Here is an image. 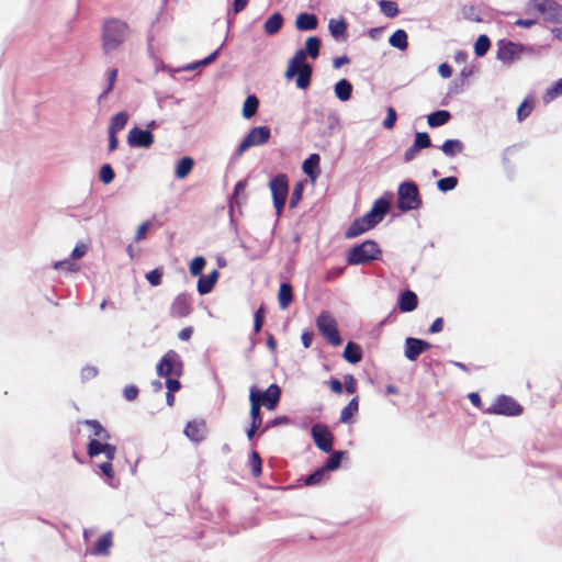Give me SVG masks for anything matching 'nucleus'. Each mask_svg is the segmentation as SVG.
Masks as SVG:
<instances>
[{
  "label": "nucleus",
  "instance_id": "obj_1",
  "mask_svg": "<svg viewBox=\"0 0 562 562\" xmlns=\"http://www.w3.org/2000/svg\"><path fill=\"white\" fill-rule=\"evenodd\" d=\"M321 41L316 36H311L305 42V49H299L289 60L285 70V78L293 79L296 76L297 88L305 90L311 83L312 66L306 63V56L316 58L319 54Z\"/></svg>",
  "mask_w": 562,
  "mask_h": 562
},
{
  "label": "nucleus",
  "instance_id": "obj_2",
  "mask_svg": "<svg viewBox=\"0 0 562 562\" xmlns=\"http://www.w3.org/2000/svg\"><path fill=\"white\" fill-rule=\"evenodd\" d=\"M130 36V26L120 19H108L102 25L101 47L104 54L117 49Z\"/></svg>",
  "mask_w": 562,
  "mask_h": 562
},
{
  "label": "nucleus",
  "instance_id": "obj_3",
  "mask_svg": "<svg viewBox=\"0 0 562 562\" xmlns=\"http://www.w3.org/2000/svg\"><path fill=\"white\" fill-rule=\"evenodd\" d=\"M381 256L382 250L378 243L368 239L350 248L347 252L346 261L350 266H362L379 260Z\"/></svg>",
  "mask_w": 562,
  "mask_h": 562
},
{
  "label": "nucleus",
  "instance_id": "obj_4",
  "mask_svg": "<svg viewBox=\"0 0 562 562\" xmlns=\"http://www.w3.org/2000/svg\"><path fill=\"white\" fill-rule=\"evenodd\" d=\"M420 205L422 198L417 184L413 181L401 183L397 189V207L402 212H408L419 209Z\"/></svg>",
  "mask_w": 562,
  "mask_h": 562
},
{
  "label": "nucleus",
  "instance_id": "obj_5",
  "mask_svg": "<svg viewBox=\"0 0 562 562\" xmlns=\"http://www.w3.org/2000/svg\"><path fill=\"white\" fill-rule=\"evenodd\" d=\"M316 326L322 336L331 346H340L342 339L339 335L337 322L328 311H322L316 319Z\"/></svg>",
  "mask_w": 562,
  "mask_h": 562
},
{
  "label": "nucleus",
  "instance_id": "obj_6",
  "mask_svg": "<svg viewBox=\"0 0 562 562\" xmlns=\"http://www.w3.org/2000/svg\"><path fill=\"white\" fill-rule=\"evenodd\" d=\"M269 188L271 190L276 213L277 215H281L289 193V180L286 175L279 173L273 177L270 180Z\"/></svg>",
  "mask_w": 562,
  "mask_h": 562
},
{
  "label": "nucleus",
  "instance_id": "obj_7",
  "mask_svg": "<svg viewBox=\"0 0 562 562\" xmlns=\"http://www.w3.org/2000/svg\"><path fill=\"white\" fill-rule=\"evenodd\" d=\"M183 371V363L180 356L175 350L167 351L157 364V374L159 376L179 378Z\"/></svg>",
  "mask_w": 562,
  "mask_h": 562
},
{
  "label": "nucleus",
  "instance_id": "obj_8",
  "mask_svg": "<svg viewBox=\"0 0 562 562\" xmlns=\"http://www.w3.org/2000/svg\"><path fill=\"white\" fill-rule=\"evenodd\" d=\"M271 136V131L268 126L252 127L245 136L237 148V156H241L248 148L266 144Z\"/></svg>",
  "mask_w": 562,
  "mask_h": 562
},
{
  "label": "nucleus",
  "instance_id": "obj_9",
  "mask_svg": "<svg viewBox=\"0 0 562 562\" xmlns=\"http://www.w3.org/2000/svg\"><path fill=\"white\" fill-rule=\"evenodd\" d=\"M267 409H274L281 398V387L278 384H271L269 387L261 392L256 386L250 387L249 396H252Z\"/></svg>",
  "mask_w": 562,
  "mask_h": 562
},
{
  "label": "nucleus",
  "instance_id": "obj_10",
  "mask_svg": "<svg viewBox=\"0 0 562 562\" xmlns=\"http://www.w3.org/2000/svg\"><path fill=\"white\" fill-rule=\"evenodd\" d=\"M485 413L506 416H519L522 413V406L513 397L501 395L495 403Z\"/></svg>",
  "mask_w": 562,
  "mask_h": 562
},
{
  "label": "nucleus",
  "instance_id": "obj_11",
  "mask_svg": "<svg viewBox=\"0 0 562 562\" xmlns=\"http://www.w3.org/2000/svg\"><path fill=\"white\" fill-rule=\"evenodd\" d=\"M533 8L543 15L544 21L562 23V5L554 0H532Z\"/></svg>",
  "mask_w": 562,
  "mask_h": 562
},
{
  "label": "nucleus",
  "instance_id": "obj_12",
  "mask_svg": "<svg viewBox=\"0 0 562 562\" xmlns=\"http://www.w3.org/2000/svg\"><path fill=\"white\" fill-rule=\"evenodd\" d=\"M527 49L528 48L522 44L502 40L497 43V58L505 64H512L516 59H519Z\"/></svg>",
  "mask_w": 562,
  "mask_h": 562
},
{
  "label": "nucleus",
  "instance_id": "obj_13",
  "mask_svg": "<svg viewBox=\"0 0 562 562\" xmlns=\"http://www.w3.org/2000/svg\"><path fill=\"white\" fill-rule=\"evenodd\" d=\"M312 437L316 447L324 451L330 452L333 449L334 436L328 427L324 424H316L312 427Z\"/></svg>",
  "mask_w": 562,
  "mask_h": 562
},
{
  "label": "nucleus",
  "instance_id": "obj_14",
  "mask_svg": "<svg viewBox=\"0 0 562 562\" xmlns=\"http://www.w3.org/2000/svg\"><path fill=\"white\" fill-rule=\"evenodd\" d=\"M155 142L150 131L133 127L127 135V143L131 147L148 148Z\"/></svg>",
  "mask_w": 562,
  "mask_h": 562
},
{
  "label": "nucleus",
  "instance_id": "obj_15",
  "mask_svg": "<svg viewBox=\"0 0 562 562\" xmlns=\"http://www.w3.org/2000/svg\"><path fill=\"white\" fill-rule=\"evenodd\" d=\"M192 313V303L187 294H179L170 305V316L173 318H183Z\"/></svg>",
  "mask_w": 562,
  "mask_h": 562
},
{
  "label": "nucleus",
  "instance_id": "obj_16",
  "mask_svg": "<svg viewBox=\"0 0 562 562\" xmlns=\"http://www.w3.org/2000/svg\"><path fill=\"white\" fill-rule=\"evenodd\" d=\"M103 440L99 439H91L87 447V452L89 457L93 458L101 453L105 456L108 460H113L116 454V448L113 445L108 443L106 441L102 442Z\"/></svg>",
  "mask_w": 562,
  "mask_h": 562
},
{
  "label": "nucleus",
  "instance_id": "obj_17",
  "mask_svg": "<svg viewBox=\"0 0 562 562\" xmlns=\"http://www.w3.org/2000/svg\"><path fill=\"white\" fill-rule=\"evenodd\" d=\"M390 210V202L383 198L378 199L372 209L363 215V217L369 221L370 226L373 228L376 224H379L384 215Z\"/></svg>",
  "mask_w": 562,
  "mask_h": 562
},
{
  "label": "nucleus",
  "instance_id": "obj_18",
  "mask_svg": "<svg viewBox=\"0 0 562 562\" xmlns=\"http://www.w3.org/2000/svg\"><path fill=\"white\" fill-rule=\"evenodd\" d=\"M430 348V344L426 340L408 337L405 340V357L414 361L418 356Z\"/></svg>",
  "mask_w": 562,
  "mask_h": 562
},
{
  "label": "nucleus",
  "instance_id": "obj_19",
  "mask_svg": "<svg viewBox=\"0 0 562 562\" xmlns=\"http://www.w3.org/2000/svg\"><path fill=\"white\" fill-rule=\"evenodd\" d=\"M206 425L204 420H191L186 425L184 435L194 442L204 440Z\"/></svg>",
  "mask_w": 562,
  "mask_h": 562
},
{
  "label": "nucleus",
  "instance_id": "obj_20",
  "mask_svg": "<svg viewBox=\"0 0 562 562\" xmlns=\"http://www.w3.org/2000/svg\"><path fill=\"white\" fill-rule=\"evenodd\" d=\"M220 277V272L214 269L206 276H200L196 284V290L201 295L210 293L215 286Z\"/></svg>",
  "mask_w": 562,
  "mask_h": 562
},
{
  "label": "nucleus",
  "instance_id": "obj_21",
  "mask_svg": "<svg viewBox=\"0 0 562 562\" xmlns=\"http://www.w3.org/2000/svg\"><path fill=\"white\" fill-rule=\"evenodd\" d=\"M418 305V297L415 292L406 290L398 300V308L401 312H413Z\"/></svg>",
  "mask_w": 562,
  "mask_h": 562
},
{
  "label": "nucleus",
  "instance_id": "obj_22",
  "mask_svg": "<svg viewBox=\"0 0 562 562\" xmlns=\"http://www.w3.org/2000/svg\"><path fill=\"white\" fill-rule=\"evenodd\" d=\"M372 227L369 224V221H367L363 216L356 218L351 225L346 231L345 235L347 238H353L357 237Z\"/></svg>",
  "mask_w": 562,
  "mask_h": 562
},
{
  "label": "nucleus",
  "instance_id": "obj_23",
  "mask_svg": "<svg viewBox=\"0 0 562 562\" xmlns=\"http://www.w3.org/2000/svg\"><path fill=\"white\" fill-rule=\"evenodd\" d=\"M112 538L113 535L111 531L102 535L92 548L91 553L93 555H108L113 543Z\"/></svg>",
  "mask_w": 562,
  "mask_h": 562
},
{
  "label": "nucleus",
  "instance_id": "obj_24",
  "mask_svg": "<svg viewBox=\"0 0 562 562\" xmlns=\"http://www.w3.org/2000/svg\"><path fill=\"white\" fill-rule=\"evenodd\" d=\"M293 301V289L289 282H283L280 284L278 292V302L279 306L282 310H285L290 306Z\"/></svg>",
  "mask_w": 562,
  "mask_h": 562
},
{
  "label": "nucleus",
  "instance_id": "obj_25",
  "mask_svg": "<svg viewBox=\"0 0 562 562\" xmlns=\"http://www.w3.org/2000/svg\"><path fill=\"white\" fill-rule=\"evenodd\" d=\"M317 18L312 13H300L296 16L295 25L301 31H312L317 27Z\"/></svg>",
  "mask_w": 562,
  "mask_h": 562
},
{
  "label": "nucleus",
  "instance_id": "obj_26",
  "mask_svg": "<svg viewBox=\"0 0 562 562\" xmlns=\"http://www.w3.org/2000/svg\"><path fill=\"white\" fill-rule=\"evenodd\" d=\"M344 358L350 363H358L362 359L361 347L356 342L349 341L345 347Z\"/></svg>",
  "mask_w": 562,
  "mask_h": 562
},
{
  "label": "nucleus",
  "instance_id": "obj_27",
  "mask_svg": "<svg viewBox=\"0 0 562 562\" xmlns=\"http://www.w3.org/2000/svg\"><path fill=\"white\" fill-rule=\"evenodd\" d=\"M283 25V16L281 13H273L263 24V30L267 34L273 35L278 33Z\"/></svg>",
  "mask_w": 562,
  "mask_h": 562
},
{
  "label": "nucleus",
  "instance_id": "obj_28",
  "mask_svg": "<svg viewBox=\"0 0 562 562\" xmlns=\"http://www.w3.org/2000/svg\"><path fill=\"white\" fill-rule=\"evenodd\" d=\"M451 119L450 112L446 110H438L427 116V123L430 127H438L448 123Z\"/></svg>",
  "mask_w": 562,
  "mask_h": 562
},
{
  "label": "nucleus",
  "instance_id": "obj_29",
  "mask_svg": "<svg viewBox=\"0 0 562 562\" xmlns=\"http://www.w3.org/2000/svg\"><path fill=\"white\" fill-rule=\"evenodd\" d=\"M193 166H194V160L191 157L181 158L176 166V170H175L176 178L184 179L186 177H188L189 173L191 172Z\"/></svg>",
  "mask_w": 562,
  "mask_h": 562
},
{
  "label": "nucleus",
  "instance_id": "obj_30",
  "mask_svg": "<svg viewBox=\"0 0 562 562\" xmlns=\"http://www.w3.org/2000/svg\"><path fill=\"white\" fill-rule=\"evenodd\" d=\"M464 149V145L459 139H447L442 146V153L448 157H454L458 154H461Z\"/></svg>",
  "mask_w": 562,
  "mask_h": 562
},
{
  "label": "nucleus",
  "instance_id": "obj_31",
  "mask_svg": "<svg viewBox=\"0 0 562 562\" xmlns=\"http://www.w3.org/2000/svg\"><path fill=\"white\" fill-rule=\"evenodd\" d=\"M352 93V85L347 79H341L335 85V94L340 101H348Z\"/></svg>",
  "mask_w": 562,
  "mask_h": 562
},
{
  "label": "nucleus",
  "instance_id": "obj_32",
  "mask_svg": "<svg viewBox=\"0 0 562 562\" xmlns=\"http://www.w3.org/2000/svg\"><path fill=\"white\" fill-rule=\"evenodd\" d=\"M358 409L359 402L358 397L356 396L341 409L339 420L345 424L350 423L355 414L358 413Z\"/></svg>",
  "mask_w": 562,
  "mask_h": 562
},
{
  "label": "nucleus",
  "instance_id": "obj_33",
  "mask_svg": "<svg viewBox=\"0 0 562 562\" xmlns=\"http://www.w3.org/2000/svg\"><path fill=\"white\" fill-rule=\"evenodd\" d=\"M391 46L396 47L401 50H405L408 47L407 33L404 30H396L389 38Z\"/></svg>",
  "mask_w": 562,
  "mask_h": 562
},
{
  "label": "nucleus",
  "instance_id": "obj_34",
  "mask_svg": "<svg viewBox=\"0 0 562 562\" xmlns=\"http://www.w3.org/2000/svg\"><path fill=\"white\" fill-rule=\"evenodd\" d=\"M128 121V114L124 111L116 113L109 125L108 132L119 133L122 131Z\"/></svg>",
  "mask_w": 562,
  "mask_h": 562
},
{
  "label": "nucleus",
  "instance_id": "obj_35",
  "mask_svg": "<svg viewBox=\"0 0 562 562\" xmlns=\"http://www.w3.org/2000/svg\"><path fill=\"white\" fill-rule=\"evenodd\" d=\"M259 108V100L256 95H248L243 105V116L245 119L252 117Z\"/></svg>",
  "mask_w": 562,
  "mask_h": 562
},
{
  "label": "nucleus",
  "instance_id": "obj_36",
  "mask_svg": "<svg viewBox=\"0 0 562 562\" xmlns=\"http://www.w3.org/2000/svg\"><path fill=\"white\" fill-rule=\"evenodd\" d=\"M319 161H321L319 155L318 154H312L307 159L304 160L303 167H302L303 171L308 177L314 179L316 177L315 170L318 168Z\"/></svg>",
  "mask_w": 562,
  "mask_h": 562
},
{
  "label": "nucleus",
  "instance_id": "obj_37",
  "mask_svg": "<svg viewBox=\"0 0 562 562\" xmlns=\"http://www.w3.org/2000/svg\"><path fill=\"white\" fill-rule=\"evenodd\" d=\"M86 425H88L93 432L95 439L108 441L110 439V434L104 429V427L98 420H86Z\"/></svg>",
  "mask_w": 562,
  "mask_h": 562
},
{
  "label": "nucleus",
  "instance_id": "obj_38",
  "mask_svg": "<svg viewBox=\"0 0 562 562\" xmlns=\"http://www.w3.org/2000/svg\"><path fill=\"white\" fill-rule=\"evenodd\" d=\"M330 34L335 37H341L346 35L347 32V23L345 20H334L331 19L328 24Z\"/></svg>",
  "mask_w": 562,
  "mask_h": 562
},
{
  "label": "nucleus",
  "instance_id": "obj_39",
  "mask_svg": "<svg viewBox=\"0 0 562 562\" xmlns=\"http://www.w3.org/2000/svg\"><path fill=\"white\" fill-rule=\"evenodd\" d=\"M379 7L381 12L387 18H395L400 12L397 3L394 1L381 0Z\"/></svg>",
  "mask_w": 562,
  "mask_h": 562
},
{
  "label": "nucleus",
  "instance_id": "obj_40",
  "mask_svg": "<svg viewBox=\"0 0 562 562\" xmlns=\"http://www.w3.org/2000/svg\"><path fill=\"white\" fill-rule=\"evenodd\" d=\"M491 47V41L488 38V36L486 35H480L476 41H475V44H474V53L477 55V56H484L488 49Z\"/></svg>",
  "mask_w": 562,
  "mask_h": 562
},
{
  "label": "nucleus",
  "instance_id": "obj_41",
  "mask_svg": "<svg viewBox=\"0 0 562 562\" xmlns=\"http://www.w3.org/2000/svg\"><path fill=\"white\" fill-rule=\"evenodd\" d=\"M250 402V416H251V424L261 426L262 418L260 414V404L257 402V400L252 396H249Z\"/></svg>",
  "mask_w": 562,
  "mask_h": 562
},
{
  "label": "nucleus",
  "instance_id": "obj_42",
  "mask_svg": "<svg viewBox=\"0 0 562 562\" xmlns=\"http://www.w3.org/2000/svg\"><path fill=\"white\" fill-rule=\"evenodd\" d=\"M206 260L202 256H198L193 258L189 265V271L192 276H201L203 269L205 268Z\"/></svg>",
  "mask_w": 562,
  "mask_h": 562
},
{
  "label": "nucleus",
  "instance_id": "obj_43",
  "mask_svg": "<svg viewBox=\"0 0 562 562\" xmlns=\"http://www.w3.org/2000/svg\"><path fill=\"white\" fill-rule=\"evenodd\" d=\"M344 456V451H335L327 460L323 469L325 472L333 471L339 468L341 463V459Z\"/></svg>",
  "mask_w": 562,
  "mask_h": 562
},
{
  "label": "nucleus",
  "instance_id": "obj_44",
  "mask_svg": "<svg viewBox=\"0 0 562 562\" xmlns=\"http://www.w3.org/2000/svg\"><path fill=\"white\" fill-rule=\"evenodd\" d=\"M458 184V178L457 177H446L441 178L437 181V188L438 190L442 192H447L450 190H453Z\"/></svg>",
  "mask_w": 562,
  "mask_h": 562
},
{
  "label": "nucleus",
  "instance_id": "obj_45",
  "mask_svg": "<svg viewBox=\"0 0 562 562\" xmlns=\"http://www.w3.org/2000/svg\"><path fill=\"white\" fill-rule=\"evenodd\" d=\"M414 148L424 149L431 146V139L426 132H418L415 135Z\"/></svg>",
  "mask_w": 562,
  "mask_h": 562
},
{
  "label": "nucleus",
  "instance_id": "obj_46",
  "mask_svg": "<svg viewBox=\"0 0 562 562\" xmlns=\"http://www.w3.org/2000/svg\"><path fill=\"white\" fill-rule=\"evenodd\" d=\"M562 94V78L559 79L554 85L553 87H551L550 89H548L543 95V100L546 102H549L551 100H553L554 98L559 97Z\"/></svg>",
  "mask_w": 562,
  "mask_h": 562
},
{
  "label": "nucleus",
  "instance_id": "obj_47",
  "mask_svg": "<svg viewBox=\"0 0 562 562\" xmlns=\"http://www.w3.org/2000/svg\"><path fill=\"white\" fill-rule=\"evenodd\" d=\"M99 177L104 184H109L113 181L115 173L113 168L109 164H105L101 167Z\"/></svg>",
  "mask_w": 562,
  "mask_h": 562
},
{
  "label": "nucleus",
  "instance_id": "obj_48",
  "mask_svg": "<svg viewBox=\"0 0 562 562\" xmlns=\"http://www.w3.org/2000/svg\"><path fill=\"white\" fill-rule=\"evenodd\" d=\"M164 274V268L158 267L154 270L146 273V280L154 286H157L161 283V278Z\"/></svg>",
  "mask_w": 562,
  "mask_h": 562
},
{
  "label": "nucleus",
  "instance_id": "obj_49",
  "mask_svg": "<svg viewBox=\"0 0 562 562\" xmlns=\"http://www.w3.org/2000/svg\"><path fill=\"white\" fill-rule=\"evenodd\" d=\"M533 109V102L529 100L522 101V103L519 105L517 110V119L519 122L525 120L527 116L530 115L531 111Z\"/></svg>",
  "mask_w": 562,
  "mask_h": 562
},
{
  "label": "nucleus",
  "instance_id": "obj_50",
  "mask_svg": "<svg viewBox=\"0 0 562 562\" xmlns=\"http://www.w3.org/2000/svg\"><path fill=\"white\" fill-rule=\"evenodd\" d=\"M250 467L251 473L254 476H259L261 474L262 462L259 453L254 451L250 457Z\"/></svg>",
  "mask_w": 562,
  "mask_h": 562
},
{
  "label": "nucleus",
  "instance_id": "obj_51",
  "mask_svg": "<svg viewBox=\"0 0 562 562\" xmlns=\"http://www.w3.org/2000/svg\"><path fill=\"white\" fill-rule=\"evenodd\" d=\"M116 77H117V69L112 68L108 71V86L104 89V91L102 92V94L99 97V99L106 97L112 91V89L115 85V81H116Z\"/></svg>",
  "mask_w": 562,
  "mask_h": 562
},
{
  "label": "nucleus",
  "instance_id": "obj_52",
  "mask_svg": "<svg viewBox=\"0 0 562 562\" xmlns=\"http://www.w3.org/2000/svg\"><path fill=\"white\" fill-rule=\"evenodd\" d=\"M325 474H326L325 469L321 468V469L316 470L315 472H313L312 474H310L305 479V484L306 485L319 484L324 480Z\"/></svg>",
  "mask_w": 562,
  "mask_h": 562
},
{
  "label": "nucleus",
  "instance_id": "obj_53",
  "mask_svg": "<svg viewBox=\"0 0 562 562\" xmlns=\"http://www.w3.org/2000/svg\"><path fill=\"white\" fill-rule=\"evenodd\" d=\"M302 194H303V187H302V184H301V183H297V184L294 187V189H293V191H292V193H291V196H290L289 206H290L291 209H294V207L297 205V203H299V202L301 201V199H302Z\"/></svg>",
  "mask_w": 562,
  "mask_h": 562
},
{
  "label": "nucleus",
  "instance_id": "obj_54",
  "mask_svg": "<svg viewBox=\"0 0 562 562\" xmlns=\"http://www.w3.org/2000/svg\"><path fill=\"white\" fill-rule=\"evenodd\" d=\"M54 268L56 270H66L69 272H76L79 270V267L74 261H71L69 259L55 262Z\"/></svg>",
  "mask_w": 562,
  "mask_h": 562
},
{
  "label": "nucleus",
  "instance_id": "obj_55",
  "mask_svg": "<svg viewBox=\"0 0 562 562\" xmlns=\"http://www.w3.org/2000/svg\"><path fill=\"white\" fill-rule=\"evenodd\" d=\"M265 319V307L260 306L254 316V330L256 334L260 333Z\"/></svg>",
  "mask_w": 562,
  "mask_h": 562
},
{
  "label": "nucleus",
  "instance_id": "obj_56",
  "mask_svg": "<svg viewBox=\"0 0 562 562\" xmlns=\"http://www.w3.org/2000/svg\"><path fill=\"white\" fill-rule=\"evenodd\" d=\"M344 385H345V390L347 393L349 394H355L357 392V387H358V383H357V380L355 379L353 375L351 374H346L344 376Z\"/></svg>",
  "mask_w": 562,
  "mask_h": 562
},
{
  "label": "nucleus",
  "instance_id": "obj_57",
  "mask_svg": "<svg viewBox=\"0 0 562 562\" xmlns=\"http://www.w3.org/2000/svg\"><path fill=\"white\" fill-rule=\"evenodd\" d=\"M396 112L392 106L387 108L386 117L383 121V126L387 130L393 128L396 122Z\"/></svg>",
  "mask_w": 562,
  "mask_h": 562
},
{
  "label": "nucleus",
  "instance_id": "obj_58",
  "mask_svg": "<svg viewBox=\"0 0 562 562\" xmlns=\"http://www.w3.org/2000/svg\"><path fill=\"white\" fill-rule=\"evenodd\" d=\"M98 468L106 476L108 480L114 479V470H113V465H112V460L106 459L105 462L98 464Z\"/></svg>",
  "mask_w": 562,
  "mask_h": 562
},
{
  "label": "nucleus",
  "instance_id": "obj_59",
  "mask_svg": "<svg viewBox=\"0 0 562 562\" xmlns=\"http://www.w3.org/2000/svg\"><path fill=\"white\" fill-rule=\"evenodd\" d=\"M138 387L134 384H130V385H126L124 389H123V395L125 397L126 401H134L137 398L138 396Z\"/></svg>",
  "mask_w": 562,
  "mask_h": 562
},
{
  "label": "nucleus",
  "instance_id": "obj_60",
  "mask_svg": "<svg viewBox=\"0 0 562 562\" xmlns=\"http://www.w3.org/2000/svg\"><path fill=\"white\" fill-rule=\"evenodd\" d=\"M88 250V246L83 243H80L78 245H76V247L74 248L72 252H71V259H80L81 257H83L86 255Z\"/></svg>",
  "mask_w": 562,
  "mask_h": 562
},
{
  "label": "nucleus",
  "instance_id": "obj_61",
  "mask_svg": "<svg viewBox=\"0 0 562 562\" xmlns=\"http://www.w3.org/2000/svg\"><path fill=\"white\" fill-rule=\"evenodd\" d=\"M166 387L168 390L167 392L173 393L180 390L181 384L177 376L175 379L168 376L166 380Z\"/></svg>",
  "mask_w": 562,
  "mask_h": 562
},
{
  "label": "nucleus",
  "instance_id": "obj_62",
  "mask_svg": "<svg viewBox=\"0 0 562 562\" xmlns=\"http://www.w3.org/2000/svg\"><path fill=\"white\" fill-rule=\"evenodd\" d=\"M217 54H218V49L213 52L212 54H210L207 57H205L201 61H199V63H196V64H194L192 66H189L188 69H194V68H196L199 66H206V65L213 63L215 60Z\"/></svg>",
  "mask_w": 562,
  "mask_h": 562
},
{
  "label": "nucleus",
  "instance_id": "obj_63",
  "mask_svg": "<svg viewBox=\"0 0 562 562\" xmlns=\"http://www.w3.org/2000/svg\"><path fill=\"white\" fill-rule=\"evenodd\" d=\"M149 228V222H144L142 223L137 231H136V234H135V241H140L145 238L146 236V233Z\"/></svg>",
  "mask_w": 562,
  "mask_h": 562
},
{
  "label": "nucleus",
  "instance_id": "obj_64",
  "mask_svg": "<svg viewBox=\"0 0 562 562\" xmlns=\"http://www.w3.org/2000/svg\"><path fill=\"white\" fill-rule=\"evenodd\" d=\"M328 385L334 393H336V394L342 393L344 386H342V383L338 379H336V378L330 379L328 382Z\"/></svg>",
  "mask_w": 562,
  "mask_h": 562
}]
</instances>
